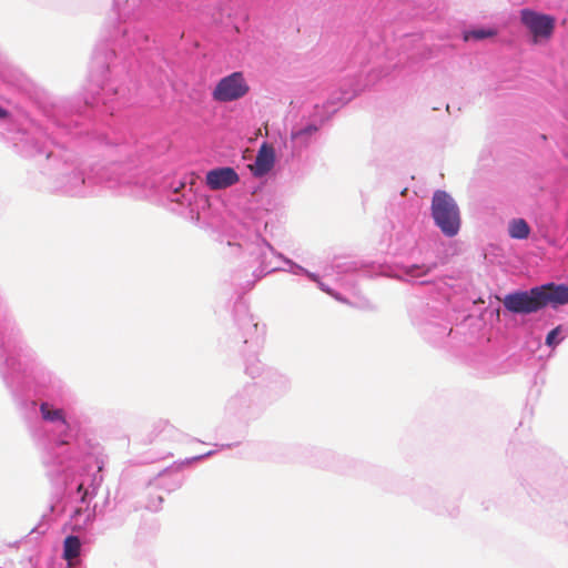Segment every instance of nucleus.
I'll use <instances>...</instances> for the list:
<instances>
[{
	"instance_id": "24",
	"label": "nucleus",
	"mask_w": 568,
	"mask_h": 568,
	"mask_svg": "<svg viewBox=\"0 0 568 568\" xmlns=\"http://www.w3.org/2000/svg\"><path fill=\"white\" fill-rule=\"evenodd\" d=\"M81 548V540L77 535H68L63 539L62 545V557L68 561L79 559V552Z\"/></svg>"
},
{
	"instance_id": "29",
	"label": "nucleus",
	"mask_w": 568,
	"mask_h": 568,
	"mask_svg": "<svg viewBox=\"0 0 568 568\" xmlns=\"http://www.w3.org/2000/svg\"><path fill=\"white\" fill-rule=\"evenodd\" d=\"M182 190L175 189L172 194L170 195V199L172 202H178L181 205H191V201L193 195L191 194V187L186 190V185H181Z\"/></svg>"
},
{
	"instance_id": "4",
	"label": "nucleus",
	"mask_w": 568,
	"mask_h": 568,
	"mask_svg": "<svg viewBox=\"0 0 568 568\" xmlns=\"http://www.w3.org/2000/svg\"><path fill=\"white\" fill-rule=\"evenodd\" d=\"M466 366L477 377H495L510 372H520L532 376L535 385L544 383L542 372L549 357H460Z\"/></svg>"
},
{
	"instance_id": "12",
	"label": "nucleus",
	"mask_w": 568,
	"mask_h": 568,
	"mask_svg": "<svg viewBox=\"0 0 568 568\" xmlns=\"http://www.w3.org/2000/svg\"><path fill=\"white\" fill-rule=\"evenodd\" d=\"M290 389V378L274 368H267L262 384H258V390L263 394V400L267 407L286 395Z\"/></svg>"
},
{
	"instance_id": "15",
	"label": "nucleus",
	"mask_w": 568,
	"mask_h": 568,
	"mask_svg": "<svg viewBox=\"0 0 568 568\" xmlns=\"http://www.w3.org/2000/svg\"><path fill=\"white\" fill-rule=\"evenodd\" d=\"M414 500L422 507L435 511L438 515H444L445 513H447L449 516L456 515V508L454 507L453 509H448L446 506H444V500L442 497L437 494V491L428 486L418 488L414 493Z\"/></svg>"
},
{
	"instance_id": "13",
	"label": "nucleus",
	"mask_w": 568,
	"mask_h": 568,
	"mask_svg": "<svg viewBox=\"0 0 568 568\" xmlns=\"http://www.w3.org/2000/svg\"><path fill=\"white\" fill-rule=\"evenodd\" d=\"M537 286L527 291H516L505 296L503 303L507 311L514 314H530L540 308Z\"/></svg>"
},
{
	"instance_id": "17",
	"label": "nucleus",
	"mask_w": 568,
	"mask_h": 568,
	"mask_svg": "<svg viewBox=\"0 0 568 568\" xmlns=\"http://www.w3.org/2000/svg\"><path fill=\"white\" fill-rule=\"evenodd\" d=\"M242 443V440H237L235 443H226V444H214L215 449H211L206 453L195 455L192 457H186L181 460H175L171 466L162 469L159 471V476L163 475H171L173 473H179L183 467L192 465L196 462L204 460L213 455H215L219 450L229 449L235 446H239Z\"/></svg>"
},
{
	"instance_id": "3",
	"label": "nucleus",
	"mask_w": 568,
	"mask_h": 568,
	"mask_svg": "<svg viewBox=\"0 0 568 568\" xmlns=\"http://www.w3.org/2000/svg\"><path fill=\"white\" fill-rule=\"evenodd\" d=\"M41 136L24 135L16 145L23 156L45 154L48 166L44 174L52 179L51 190L70 196H84L92 191L95 183H104L106 187L120 194L141 196L151 187L144 173L136 165L125 162H114L103 172L94 176L85 175L74 164L60 161L53 151L48 150L47 141L40 142Z\"/></svg>"
},
{
	"instance_id": "19",
	"label": "nucleus",
	"mask_w": 568,
	"mask_h": 568,
	"mask_svg": "<svg viewBox=\"0 0 568 568\" xmlns=\"http://www.w3.org/2000/svg\"><path fill=\"white\" fill-rule=\"evenodd\" d=\"M205 180L212 190H221L235 184L239 181V174L231 166H222L210 170Z\"/></svg>"
},
{
	"instance_id": "20",
	"label": "nucleus",
	"mask_w": 568,
	"mask_h": 568,
	"mask_svg": "<svg viewBox=\"0 0 568 568\" xmlns=\"http://www.w3.org/2000/svg\"><path fill=\"white\" fill-rule=\"evenodd\" d=\"M275 152L272 145L263 143L256 154L254 162V175L263 176L267 174L274 166Z\"/></svg>"
},
{
	"instance_id": "6",
	"label": "nucleus",
	"mask_w": 568,
	"mask_h": 568,
	"mask_svg": "<svg viewBox=\"0 0 568 568\" xmlns=\"http://www.w3.org/2000/svg\"><path fill=\"white\" fill-rule=\"evenodd\" d=\"M240 246L244 248L254 263H257V266L252 272L253 278L240 283L245 291L253 288L256 282L276 271H287L294 275H305L307 273V270L303 266L284 257L282 254H277L273 246L260 234H254L250 240L240 244Z\"/></svg>"
},
{
	"instance_id": "10",
	"label": "nucleus",
	"mask_w": 568,
	"mask_h": 568,
	"mask_svg": "<svg viewBox=\"0 0 568 568\" xmlns=\"http://www.w3.org/2000/svg\"><path fill=\"white\" fill-rule=\"evenodd\" d=\"M250 91V87L240 71H235L226 77H223L215 85L212 98L217 102H232L236 101Z\"/></svg>"
},
{
	"instance_id": "14",
	"label": "nucleus",
	"mask_w": 568,
	"mask_h": 568,
	"mask_svg": "<svg viewBox=\"0 0 568 568\" xmlns=\"http://www.w3.org/2000/svg\"><path fill=\"white\" fill-rule=\"evenodd\" d=\"M318 130L320 125L316 123H306L293 126L290 136L292 154H300L302 151L307 149L315 140Z\"/></svg>"
},
{
	"instance_id": "42",
	"label": "nucleus",
	"mask_w": 568,
	"mask_h": 568,
	"mask_svg": "<svg viewBox=\"0 0 568 568\" xmlns=\"http://www.w3.org/2000/svg\"><path fill=\"white\" fill-rule=\"evenodd\" d=\"M93 511H94V514H97V511H98V504L97 503L93 505Z\"/></svg>"
},
{
	"instance_id": "9",
	"label": "nucleus",
	"mask_w": 568,
	"mask_h": 568,
	"mask_svg": "<svg viewBox=\"0 0 568 568\" xmlns=\"http://www.w3.org/2000/svg\"><path fill=\"white\" fill-rule=\"evenodd\" d=\"M520 21L529 31L536 43L541 40L550 39L556 27L554 16L537 12L528 8L520 10Z\"/></svg>"
},
{
	"instance_id": "34",
	"label": "nucleus",
	"mask_w": 568,
	"mask_h": 568,
	"mask_svg": "<svg viewBox=\"0 0 568 568\" xmlns=\"http://www.w3.org/2000/svg\"><path fill=\"white\" fill-rule=\"evenodd\" d=\"M47 519V516L45 515H42V518L41 520L38 523V525H36L29 532V535H32V534H37L38 536H42L47 532L48 530V523L45 521Z\"/></svg>"
},
{
	"instance_id": "28",
	"label": "nucleus",
	"mask_w": 568,
	"mask_h": 568,
	"mask_svg": "<svg viewBox=\"0 0 568 568\" xmlns=\"http://www.w3.org/2000/svg\"><path fill=\"white\" fill-rule=\"evenodd\" d=\"M496 33H497V31L493 28H475V29L465 31L464 39L466 41H468L470 39L483 40V39L491 38V37L496 36Z\"/></svg>"
},
{
	"instance_id": "5",
	"label": "nucleus",
	"mask_w": 568,
	"mask_h": 568,
	"mask_svg": "<svg viewBox=\"0 0 568 568\" xmlns=\"http://www.w3.org/2000/svg\"><path fill=\"white\" fill-rule=\"evenodd\" d=\"M267 408L263 394L258 390V384L246 383L227 397L223 414L229 423L237 425V436L244 439L250 425L260 420Z\"/></svg>"
},
{
	"instance_id": "1",
	"label": "nucleus",
	"mask_w": 568,
	"mask_h": 568,
	"mask_svg": "<svg viewBox=\"0 0 568 568\" xmlns=\"http://www.w3.org/2000/svg\"><path fill=\"white\" fill-rule=\"evenodd\" d=\"M0 377L28 424L53 496L74 518L103 481L102 445L67 418L69 387L31 357H0Z\"/></svg>"
},
{
	"instance_id": "39",
	"label": "nucleus",
	"mask_w": 568,
	"mask_h": 568,
	"mask_svg": "<svg viewBox=\"0 0 568 568\" xmlns=\"http://www.w3.org/2000/svg\"><path fill=\"white\" fill-rule=\"evenodd\" d=\"M57 125H58V128H59L60 130L65 131L67 133H71L70 128H69V126H70V124H69V123H67V122H60V121H59V122L57 123Z\"/></svg>"
},
{
	"instance_id": "30",
	"label": "nucleus",
	"mask_w": 568,
	"mask_h": 568,
	"mask_svg": "<svg viewBox=\"0 0 568 568\" xmlns=\"http://www.w3.org/2000/svg\"><path fill=\"white\" fill-rule=\"evenodd\" d=\"M433 329H435V333L437 334V338L446 337L450 334L452 328H449L445 324H433V323H426L423 327V333L425 335H430L433 333Z\"/></svg>"
},
{
	"instance_id": "18",
	"label": "nucleus",
	"mask_w": 568,
	"mask_h": 568,
	"mask_svg": "<svg viewBox=\"0 0 568 568\" xmlns=\"http://www.w3.org/2000/svg\"><path fill=\"white\" fill-rule=\"evenodd\" d=\"M242 443V440H237L235 443H226V444H214L215 449H211L206 453L195 455L192 457H186L181 460H175L171 466L162 469L159 471V476L163 475H171L173 473H179L183 467L192 465L196 462L204 460L213 455H215L219 450L229 449L235 446H239Z\"/></svg>"
},
{
	"instance_id": "21",
	"label": "nucleus",
	"mask_w": 568,
	"mask_h": 568,
	"mask_svg": "<svg viewBox=\"0 0 568 568\" xmlns=\"http://www.w3.org/2000/svg\"><path fill=\"white\" fill-rule=\"evenodd\" d=\"M239 326L243 331L245 337L244 343H248V338L258 341V338L265 333L264 325H260V323L251 314H245L243 317H241L239 320Z\"/></svg>"
},
{
	"instance_id": "32",
	"label": "nucleus",
	"mask_w": 568,
	"mask_h": 568,
	"mask_svg": "<svg viewBox=\"0 0 568 568\" xmlns=\"http://www.w3.org/2000/svg\"><path fill=\"white\" fill-rule=\"evenodd\" d=\"M168 427L166 422L159 420L153 425V429L148 434L146 438L143 440L144 444L154 443Z\"/></svg>"
},
{
	"instance_id": "26",
	"label": "nucleus",
	"mask_w": 568,
	"mask_h": 568,
	"mask_svg": "<svg viewBox=\"0 0 568 568\" xmlns=\"http://www.w3.org/2000/svg\"><path fill=\"white\" fill-rule=\"evenodd\" d=\"M244 373L251 378H256L265 376V365L261 362L260 357H244L243 362Z\"/></svg>"
},
{
	"instance_id": "8",
	"label": "nucleus",
	"mask_w": 568,
	"mask_h": 568,
	"mask_svg": "<svg viewBox=\"0 0 568 568\" xmlns=\"http://www.w3.org/2000/svg\"><path fill=\"white\" fill-rule=\"evenodd\" d=\"M27 339L8 302L0 291V353L13 355L26 352Z\"/></svg>"
},
{
	"instance_id": "41",
	"label": "nucleus",
	"mask_w": 568,
	"mask_h": 568,
	"mask_svg": "<svg viewBox=\"0 0 568 568\" xmlns=\"http://www.w3.org/2000/svg\"><path fill=\"white\" fill-rule=\"evenodd\" d=\"M354 93L345 92L342 98V102L346 103L353 98Z\"/></svg>"
},
{
	"instance_id": "35",
	"label": "nucleus",
	"mask_w": 568,
	"mask_h": 568,
	"mask_svg": "<svg viewBox=\"0 0 568 568\" xmlns=\"http://www.w3.org/2000/svg\"><path fill=\"white\" fill-rule=\"evenodd\" d=\"M22 568H38V559L33 556L28 557L26 561H21Z\"/></svg>"
},
{
	"instance_id": "38",
	"label": "nucleus",
	"mask_w": 568,
	"mask_h": 568,
	"mask_svg": "<svg viewBox=\"0 0 568 568\" xmlns=\"http://www.w3.org/2000/svg\"><path fill=\"white\" fill-rule=\"evenodd\" d=\"M9 119H10V113L8 112V110H6L4 108H2L0 105V120L8 121Z\"/></svg>"
},
{
	"instance_id": "23",
	"label": "nucleus",
	"mask_w": 568,
	"mask_h": 568,
	"mask_svg": "<svg viewBox=\"0 0 568 568\" xmlns=\"http://www.w3.org/2000/svg\"><path fill=\"white\" fill-rule=\"evenodd\" d=\"M168 476L169 475L159 476V473H158L156 476H154L152 479H150L148 481V487L154 486L156 488H162L166 493H172V491L178 490L183 484L182 477L175 476V477L171 478L170 480H166Z\"/></svg>"
},
{
	"instance_id": "11",
	"label": "nucleus",
	"mask_w": 568,
	"mask_h": 568,
	"mask_svg": "<svg viewBox=\"0 0 568 568\" xmlns=\"http://www.w3.org/2000/svg\"><path fill=\"white\" fill-rule=\"evenodd\" d=\"M303 454L308 459V463L322 468H331L339 473H348L351 465L356 462L345 456H339L335 452L326 448L305 447Z\"/></svg>"
},
{
	"instance_id": "2",
	"label": "nucleus",
	"mask_w": 568,
	"mask_h": 568,
	"mask_svg": "<svg viewBox=\"0 0 568 568\" xmlns=\"http://www.w3.org/2000/svg\"><path fill=\"white\" fill-rule=\"evenodd\" d=\"M145 0H114L118 16L116 23H105L101 30L91 61L90 97H85L88 106H98L100 103L106 111L113 113L114 100L124 99L123 89L106 79L119 64H125L140 52L149 42V36L139 27L142 17V3ZM125 69V65L122 68Z\"/></svg>"
},
{
	"instance_id": "7",
	"label": "nucleus",
	"mask_w": 568,
	"mask_h": 568,
	"mask_svg": "<svg viewBox=\"0 0 568 568\" xmlns=\"http://www.w3.org/2000/svg\"><path fill=\"white\" fill-rule=\"evenodd\" d=\"M430 215L435 225L446 237H454L460 230V212L454 197L443 190L433 194Z\"/></svg>"
},
{
	"instance_id": "16",
	"label": "nucleus",
	"mask_w": 568,
	"mask_h": 568,
	"mask_svg": "<svg viewBox=\"0 0 568 568\" xmlns=\"http://www.w3.org/2000/svg\"><path fill=\"white\" fill-rule=\"evenodd\" d=\"M540 308L551 305L554 307L568 304V285L549 283L537 286Z\"/></svg>"
},
{
	"instance_id": "27",
	"label": "nucleus",
	"mask_w": 568,
	"mask_h": 568,
	"mask_svg": "<svg viewBox=\"0 0 568 568\" xmlns=\"http://www.w3.org/2000/svg\"><path fill=\"white\" fill-rule=\"evenodd\" d=\"M537 487L535 488L536 493L541 497V499H546L548 501H552L556 496H558V484L551 483L549 487L545 486L542 479H539L536 483Z\"/></svg>"
},
{
	"instance_id": "25",
	"label": "nucleus",
	"mask_w": 568,
	"mask_h": 568,
	"mask_svg": "<svg viewBox=\"0 0 568 568\" xmlns=\"http://www.w3.org/2000/svg\"><path fill=\"white\" fill-rule=\"evenodd\" d=\"M508 234L515 240H526L530 234V226L524 219H513L508 223Z\"/></svg>"
},
{
	"instance_id": "40",
	"label": "nucleus",
	"mask_w": 568,
	"mask_h": 568,
	"mask_svg": "<svg viewBox=\"0 0 568 568\" xmlns=\"http://www.w3.org/2000/svg\"><path fill=\"white\" fill-rule=\"evenodd\" d=\"M305 276H307L313 282H316V283L320 282L318 275L313 272H310L308 270H307V273H305Z\"/></svg>"
},
{
	"instance_id": "37",
	"label": "nucleus",
	"mask_w": 568,
	"mask_h": 568,
	"mask_svg": "<svg viewBox=\"0 0 568 568\" xmlns=\"http://www.w3.org/2000/svg\"><path fill=\"white\" fill-rule=\"evenodd\" d=\"M68 568H85L81 559L68 561Z\"/></svg>"
},
{
	"instance_id": "22",
	"label": "nucleus",
	"mask_w": 568,
	"mask_h": 568,
	"mask_svg": "<svg viewBox=\"0 0 568 568\" xmlns=\"http://www.w3.org/2000/svg\"><path fill=\"white\" fill-rule=\"evenodd\" d=\"M436 267H437L436 262L430 263V264H410V265H404L402 267V272L407 281L425 284L426 281H419V280L424 276H427Z\"/></svg>"
},
{
	"instance_id": "43",
	"label": "nucleus",
	"mask_w": 568,
	"mask_h": 568,
	"mask_svg": "<svg viewBox=\"0 0 568 568\" xmlns=\"http://www.w3.org/2000/svg\"><path fill=\"white\" fill-rule=\"evenodd\" d=\"M106 504H109V499H108V497H105V498H104L103 507H104Z\"/></svg>"
},
{
	"instance_id": "31",
	"label": "nucleus",
	"mask_w": 568,
	"mask_h": 568,
	"mask_svg": "<svg viewBox=\"0 0 568 568\" xmlns=\"http://www.w3.org/2000/svg\"><path fill=\"white\" fill-rule=\"evenodd\" d=\"M565 338L562 326L552 328L546 336V344L549 347L557 346Z\"/></svg>"
},
{
	"instance_id": "33",
	"label": "nucleus",
	"mask_w": 568,
	"mask_h": 568,
	"mask_svg": "<svg viewBox=\"0 0 568 568\" xmlns=\"http://www.w3.org/2000/svg\"><path fill=\"white\" fill-rule=\"evenodd\" d=\"M163 501H164L163 495L158 494L154 496L153 494L150 493L148 496V500L144 504V508L150 511L156 513L162 508Z\"/></svg>"
},
{
	"instance_id": "36",
	"label": "nucleus",
	"mask_w": 568,
	"mask_h": 568,
	"mask_svg": "<svg viewBox=\"0 0 568 568\" xmlns=\"http://www.w3.org/2000/svg\"><path fill=\"white\" fill-rule=\"evenodd\" d=\"M318 287L323 291V292H326L328 293L329 295L334 296L336 300L338 301H344L338 294L336 293H333V291L327 286L325 285L323 282H318L317 283Z\"/></svg>"
}]
</instances>
